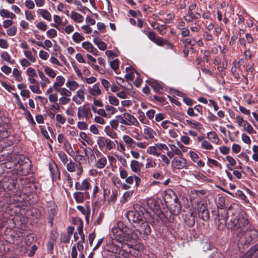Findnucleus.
<instances>
[{"mask_svg":"<svg viewBox=\"0 0 258 258\" xmlns=\"http://www.w3.org/2000/svg\"><path fill=\"white\" fill-rule=\"evenodd\" d=\"M146 209L138 204L134 205L133 210L128 211L125 216L132 225L136 229L144 239L151 233V229L147 222Z\"/></svg>","mask_w":258,"mask_h":258,"instance_id":"1","label":"nucleus"},{"mask_svg":"<svg viewBox=\"0 0 258 258\" xmlns=\"http://www.w3.org/2000/svg\"><path fill=\"white\" fill-rule=\"evenodd\" d=\"M228 226L232 230L237 231L240 233L242 231H245L249 228L247 219L242 215H238L232 218Z\"/></svg>","mask_w":258,"mask_h":258,"instance_id":"2","label":"nucleus"},{"mask_svg":"<svg viewBox=\"0 0 258 258\" xmlns=\"http://www.w3.org/2000/svg\"><path fill=\"white\" fill-rule=\"evenodd\" d=\"M171 167L178 170L187 169L188 167L187 161L182 157H174L171 161Z\"/></svg>","mask_w":258,"mask_h":258,"instance_id":"3","label":"nucleus"},{"mask_svg":"<svg viewBox=\"0 0 258 258\" xmlns=\"http://www.w3.org/2000/svg\"><path fill=\"white\" fill-rule=\"evenodd\" d=\"M244 233V238L245 239V243L250 244L252 241L254 240L258 235V232L254 229L248 230H246L245 231H242Z\"/></svg>","mask_w":258,"mask_h":258,"instance_id":"4","label":"nucleus"},{"mask_svg":"<svg viewBox=\"0 0 258 258\" xmlns=\"http://www.w3.org/2000/svg\"><path fill=\"white\" fill-rule=\"evenodd\" d=\"M90 180L89 179H85L81 183L76 182L75 183V188L77 190H81L87 191L88 189H91V186L90 183Z\"/></svg>","mask_w":258,"mask_h":258,"instance_id":"5","label":"nucleus"},{"mask_svg":"<svg viewBox=\"0 0 258 258\" xmlns=\"http://www.w3.org/2000/svg\"><path fill=\"white\" fill-rule=\"evenodd\" d=\"M123 115L126 121V125H135L136 126H139V122L134 115L127 112H124Z\"/></svg>","mask_w":258,"mask_h":258,"instance_id":"6","label":"nucleus"},{"mask_svg":"<svg viewBox=\"0 0 258 258\" xmlns=\"http://www.w3.org/2000/svg\"><path fill=\"white\" fill-rule=\"evenodd\" d=\"M198 216L200 218L204 221H207L209 219V212L204 204H203L202 207L198 209Z\"/></svg>","mask_w":258,"mask_h":258,"instance_id":"7","label":"nucleus"},{"mask_svg":"<svg viewBox=\"0 0 258 258\" xmlns=\"http://www.w3.org/2000/svg\"><path fill=\"white\" fill-rule=\"evenodd\" d=\"M147 83L150 85L155 92H160L161 90L163 89V84L161 82L154 79H150L147 81Z\"/></svg>","mask_w":258,"mask_h":258,"instance_id":"8","label":"nucleus"},{"mask_svg":"<svg viewBox=\"0 0 258 258\" xmlns=\"http://www.w3.org/2000/svg\"><path fill=\"white\" fill-rule=\"evenodd\" d=\"M84 196L87 198L89 197L88 192L85 191L84 192L81 191H76L73 194V197L77 203H82L84 201Z\"/></svg>","mask_w":258,"mask_h":258,"instance_id":"9","label":"nucleus"},{"mask_svg":"<svg viewBox=\"0 0 258 258\" xmlns=\"http://www.w3.org/2000/svg\"><path fill=\"white\" fill-rule=\"evenodd\" d=\"M87 104H85L83 106H80L78 108L77 115L79 119H81L82 118L85 117L86 119H87V114L90 108L89 107H87Z\"/></svg>","mask_w":258,"mask_h":258,"instance_id":"10","label":"nucleus"},{"mask_svg":"<svg viewBox=\"0 0 258 258\" xmlns=\"http://www.w3.org/2000/svg\"><path fill=\"white\" fill-rule=\"evenodd\" d=\"M85 99L84 91L83 89H80L76 92V95L73 98V100L77 104H80L84 102Z\"/></svg>","mask_w":258,"mask_h":258,"instance_id":"11","label":"nucleus"},{"mask_svg":"<svg viewBox=\"0 0 258 258\" xmlns=\"http://www.w3.org/2000/svg\"><path fill=\"white\" fill-rule=\"evenodd\" d=\"M89 93L93 96H97L101 94V90L99 85L95 84L92 87H89Z\"/></svg>","mask_w":258,"mask_h":258,"instance_id":"12","label":"nucleus"},{"mask_svg":"<svg viewBox=\"0 0 258 258\" xmlns=\"http://www.w3.org/2000/svg\"><path fill=\"white\" fill-rule=\"evenodd\" d=\"M145 138L147 140L152 139L154 138V135L156 134L155 132L151 127L146 126L144 130Z\"/></svg>","mask_w":258,"mask_h":258,"instance_id":"13","label":"nucleus"},{"mask_svg":"<svg viewBox=\"0 0 258 258\" xmlns=\"http://www.w3.org/2000/svg\"><path fill=\"white\" fill-rule=\"evenodd\" d=\"M107 159L105 157H102L96 160L94 167L98 169H103L107 164Z\"/></svg>","mask_w":258,"mask_h":258,"instance_id":"14","label":"nucleus"},{"mask_svg":"<svg viewBox=\"0 0 258 258\" xmlns=\"http://www.w3.org/2000/svg\"><path fill=\"white\" fill-rule=\"evenodd\" d=\"M143 166V164L137 160H132L131 163V168L134 172H139Z\"/></svg>","mask_w":258,"mask_h":258,"instance_id":"15","label":"nucleus"},{"mask_svg":"<svg viewBox=\"0 0 258 258\" xmlns=\"http://www.w3.org/2000/svg\"><path fill=\"white\" fill-rule=\"evenodd\" d=\"M70 17L76 23H80L84 20L83 16L75 11L71 12Z\"/></svg>","mask_w":258,"mask_h":258,"instance_id":"16","label":"nucleus"},{"mask_svg":"<svg viewBox=\"0 0 258 258\" xmlns=\"http://www.w3.org/2000/svg\"><path fill=\"white\" fill-rule=\"evenodd\" d=\"M258 251V245H255L248 250L242 258H251Z\"/></svg>","mask_w":258,"mask_h":258,"instance_id":"17","label":"nucleus"},{"mask_svg":"<svg viewBox=\"0 0 258 258\" xmlns=\"http://www.w3.org/2000/svg\"><path fill=\"white\" fill-rule=\"evenodd\" d=\"M77 208L79 211L81 212L83 215H85L86 220L88 223L90 213V207H87L86 208H85L82 206H78Z\"/></svg>","mask_w":258,"mask_h":258,"instance_id":"18","label":"nucleus"},{"mask_svg":"<svg viewBox=\"0 0 258 258\" xmlns=\"http://www.w3.org/2000/svg\"><path fill=\"white\" fill-rule=\"evenodd\" d=\"M207 138L212 142L218 145L219 139L217 134L214 132H210L207 133Z\"/></svg>","mask_w":258,"mask_h":258,"instance_id":"19","label":"nucleus"},{"mask_svg":"<svg viewBox=\"0 0 258 258\" xmlns=\"http://www.w3.org/2000/svg\"><path fill=\"white\" fill-rule=\"evenodd\" d=\"M93 42L101 50H105L107 48L105 43L102 41L98 37H95Z\"/></svg>","mask_w":258,"mask_h":258,"instance_id":"20","label":"nucleus"},{"mask_svg":"<svg viewBox=\"0 0 258 258\" xmlns=\"http://www.w3.org/2000/svg\"><path fill=\"white\" fill-rule=\"evenodd\" d=\"M84 152L85 155L87 157L89 160L93 161L96 159V157L94 154V151L90 148H87L84 149Z\"/></svg>","mask_w":258,"mask_h":258,"instance_id":"21","label":"nucleus"},{"mask_svg":"<svg viewBox=\"0 0 258 258\" xmlns=\"http://www.w3.org/2000/svg\"><path fill=\"white\" fill-rule=\"evenodd\" d=\"M154 42L159 46L167 44L170 48L172 49L173 48V46L170 43H169L166 40L163 39L161 37L156 38Z\"/></svg>","mask_w":258,"mask_h":258,"instance_id":"22","label":"nucleus"},{"mask_svg":"<svg viewBox=\"0 0 258 258\" xmlns=\"http://www.w3.org/2000/svg\"><path fill=\"white\" fill-rule=\"evenodd\" d=\"M185 221L189 227H192L195 225V217L192 212H189V215H188V218L187 220L185 219Z\"/></svg>","mask_w":258,"mask_h":258,"instance_id":"23","label":"nucleus"},{"mask_svg":"<svg viewBox=\"0 0 258 258\" xmlns=\"http://www.w3.org/2000/svg\"><path fill=\"white\" fill-rule=\"evenodd\" d=\"M157 166L156 160L152 158H148L146 159L145 167L147 169L155 168Z\"/></svg>","mask_w":258,"mask_h":258,"instance_id":"24","label":"nucleus"},{"mask_svg":"<svg viewBox=\"0 0 258 258\" xmlns=\"http://www.w3.org/2000/svg\"><path fill=\"white\" fill-rule=\"evenodd\" d=\"M40 15L45 20L51 21V15L50 13L46 9H41L40 12Z\"/></svg>","mask_w":258,"mask_h":258,"instance_id":"25","label":"nucleus"},{"mask_svg":"<svg viewBox=\"0 0 258 258\" xmlns=\"http://www.w3.org/2000/svg\"><path fill=\"white\" fill-rule=\"evenodd\" d=\"M118 191L116 189L112 190L111 195L109 197L108 200V202L109 203H115L117 197Z\"/></svg>","mask_w":258,"mask_h":258,"instance_id":"26","label":"nucleus"},{"mask_svg":"<svg viewBox=\"0 0 258 258\" xmlns=\"http://www.w3.org/2000/svg\"><path fill=\"white\" fill-rule=\"evenodd\" d=\"M242 127L243 130L247 132L248 134H250L255 133V132H254V130L252 126L247 121H245L244 124H243Z\"/></svg>","mask_w":258,"mask_h":258,"instance_id":"27","label":"nucleus"},{"mask_svg":"<svg viewBox=\"0 0 258 258\" xmlns=\"http://www.w3.org/2000/svg\"><path fill=\"white\" fill-rule=\"evenodd\" d=\"M1 57L3 60L11 64H13L14 63V60L11 59V56L7 51L3 52L1 54Z\"/></svg>","mask_w":258,"mask_h":258,"instance_id":"28","label":"nucleus"},{"mask_svg":"<svg viewBox=\"0 0 258 258\" xmlns=\"http://www.w3.org/2000/svg\"><path fill=\"white\" fill-rule=\"evenodd\" d=\"M147 152L151 155H155L159 157L161 155L160 153L157 152V148L155 146H150L148 148Z\"/></svg>","mask_w":258,"mask_h":258,"instance_id":"29","label":"nucleus"},{"mask_svg":"<svg viewBox=\"0 0 258 258\" xmlns=\"http://www.w3.org/2000/svg\"><path fill=\"white\" fill-rule=\"evenodd\" d=\"M106 138L103 137L98 138L97 143L100 149H103L106 145Z\"/></svg>","mask_w":258,"mask_h":258,"instance_id":"30","label":"nucleus"},{"mask_svg":"<svg viewBox=\"0 0 258 258\" xmlns=\"http://www.w3.org/2000/svg\"><path fill=\"white\" fill-rule=\"evenodd\" d=\"M181 41L185 47H186L189 45L194 46L195 44L196 41L194 38H187L183 39Z\"/></svg>","mask_w":258,"mask_h":258,"instance_id":"31","label":"nucleus"},{"mask_svg":"<svg viewBox=\"0 0 258 258\" xmlns=\"http://www.w3.org/2000/svg\"><path fill=\"white\" fill-rule=\"evenodd\" d=\"M66 85L72 91L75 90L79 87V84L74 81H68L66 83Z\"/></svg>","mask_w":258,"mask_h":258,"instance_id":"32","label":"nucleus"},{"mask_svg":"<svg viewBox=\"0 0 258 258\" xmlns=\"http://www.w3.org/2000/svg\"><path fill=\"white\" fill-rule=\"evenodd\" d=\"M63 148L69 154L71 155L74 153V151L72 146L68 140L64 142L63 144Z\"/></svg>","mask_w":258,"mask_h":258,"instance_id":"33","label":"nucleus"},{"mask_svg":"<svg viewBox=\"0 0 258 258\" xmlns=\"http://www.w3.org/2000/svg\"><path fill=\"white\" fill-rule=\"evenodd\" d=\"M25 56L31 62H35L36 61V58L33 55L32 53L29 50L24 51Z\"/></svg>","mask_w":258,"mask_h":258,"instance_id":"34","label":"nucleus"},{"mask_svg":"<svg viewBox=\"0 0 258 258\" xmlns=\"http://www.w3.org/2000/svg\"><path fill=\"white\" fill-rule=\"evenodd\" d=\"M58 156L63 164H66L68 162L67 155L62 151H60L58 153Z\"/></svg>","mask_w":258,"mask_h":258,"instance_id":"35","label":"nucleus"},{"mask_svg":"<svg viewBox=\"0 0 258 258\" xmlns=\"http://www.w3.org/2000/svg\"><path fill=\"white\" fill-rule=\"evenodd\" d=\"M78 164L75 163L72 160L67 165V169L69 172H74L76 170Z\"/></svg>","mask_w":258,"mask_h":258,"instance_id":"36","label":"nucleus"},{"mask_svg":"<svg viewBox=\"0 0 258 258\" xmlns=\"http://www.w3.org/2000/svg\"><path fill=\"white\" fill-rule=\"evenodd\" d=\"M143 33H144L147 37L149 38L150 40L154 42V40L156 38V33L154 31H148L145 30L143 31Z\"/></svg>","mask_w":258,"mask_h":258,"instance_id":"37","label":"nucleus"},{"mask_svg":"<svg viewBox=\"0 0 258 258\" xmlns=\"http://www.w3.org/2000/svg\"><path fill=\"white\" fill-rule=\"evenodd\" d=\"M21 74V72L16 68L14 69L13 71V75L17 81L20 82L23 80Z\"/></svg>","mask_w":258,"mask_h":258,"instance_id":"38","label":"nucleus"},{"mask_svg":"<svg viewBox=\"0 0 258 258\" xmlns=\"http://www.w3.org/2000/svg\"><path fill=\"white\" fill-rule=\"evenodd\" d=\"M106 134L112 139H116L117 138V134L112 130H110L109 126H107L105 128Z\"/></svg>","mask_w":258,"mask_h":258,"instance_id":"39","label":"nucleus"},{"mask_svg":"<svg viewBox=\"0 0 258 258\" xmlns=\"http://www.w3.org/2000/svg\"><path fill=\"white\" fill-rule=\"evenodd\" d=\"M73 39L76 43H79L84 39L83 36L78 32H75L73 35Z\"/></svg>","mask_w":258,"mask_h":258,"instance_id":"40","label":"nucleus"},{"mask_svg":"<svg viewBox=\"0 0 258 258\" xmlns=\"http://www.w3.org/2000/svg\"><path fill=\"white\" fill-rule=\"evenodd\" d=\"M138 113L139 114V118L140 121L144 124H148L149 120L146 118L144 113L142 111L138 110Z\"/></svg>","mask_w":258,"mask_h":258,"instance_id":"41","label":"nucleus"},{"mask_svg":"<svg viewBox=\"0 0 258 258\" xmlns=\"http://www.w3.org/2000/svg\"><path fill=\"white\" fill-rule=\"evenodd\" d=\"M45 73L51 78H54L56 76V73L53 69L48 67H45L44 69Z\"/></svg>","mask_w":258,"mask_h":258,"instance_id":"42","label":"nucleus"},{"mask_svg":"<svg viewBox=\"0 0 258 258\" xmlns=\"http://www.w3.org/2000/svg\"><path fill=\"white\" fill-rule=\"evenodd\" d=\"M201 147L203 149L210 150L213 149V146L207 141L204 140L201 143Z\"/></svg>","mask_w":258,"mask_h":258,"instance_id":"43","label":"nucleus"},{"mask_svg":"<svg viewBox=\"0 0 258 258\" xmlns=\"http://www.w3.org/2000/svg\"><path fill=\"white\" fill-rule=\"evenodd\" d=\"M56 121L61 124H63L66 121V118L60 114H57L55 117Z\"/></svg>","mask_w":258,"mask_h":258,"instance_id":"44","label":"nucleus"},{"mask_svg":"<svg viewBox=\"0 0 258 258\" xmlns=\"http://www.w3.org/2000/svg\"><path fill=\"white\" fill-rule=\"evenodd\" d=\"M106 149L111 150L115 147L114 143L108 139H106Z\"/></svg>","mask_w":258,"mask_h":258,"instance_id":"45","label":"nucleus"},{"mask_svg":"<svg viewBox=\"0 0 258 258\" xmlns=\"http://www.w3.org/2000/svg\"><path fill=\"white\" fill-rule=\"evenodd\" d=\"M124 142L128 145L131 146L132 144L135 143L134 140L127 135H125L123 137Z\"/></svg>","mask_w":258,"mask_h":258,"instance_id":"46","label":"nucleus"},{"mask_svg":"<svg viewBox=\"0 0 258 258\" xmlns=\"http://www.w3.org/2000/svg\"><path fill=\"white\" fill-rule=\"evenodd\" d=\"M108 99L110 103L113 105L117 106L119 104V100L114 96H109Z\"/></svg>","mask_w":258,"mask_h":258,"instance_id":"47","label":"nucleus"},{"mask_svg":"<svg viewBox=\"0 0 258 258\" xmlns=\"http://www.w3.org/2000/svg\"><path fill=\"white\" fill-rule=\"evenodd\" d=\"M184 20L187 22H190L194 19V13L187 12V14L183 17Z\"/></svg>","mask_w":258,"mask_h":258,"instance_id":"48","label":"nucleus"},{"mask_svg":"<svg viewBox=\"0 0 258 258\" xmlns=\"http://www.w3.org/2000/svg\"><path fill=\"white\" fill-rule=\"evenodd\" d=\"M82 46L84 49H85L89 52H90V50L92 49V47H93L92 44L88 41H85L83 42L82 44Z\"/></svg>","mask_w":258,"mask_h":258,"instance_id":"49","label":"nucleus"},{"mask_svg":"<svg viewBox=\"0 0 258 258\" xmlns=\"http://www.w3.org/2000/svg\"><path fill=\"white\" fill-rule=\"evenodd\" d=\"M17 31V28L15 26H12L7 30V33L9 36H13L16 34Z\"/></svg>","mask_w":258,"mask_h":258,"instance_id":"50","label":"nucleus"},{"mask_svg":"<svg viewBox=\"0 0 258 258\" xmlns=\"http://www.w3.org/2000/svg\"><path fill=\"white\" fill-rule=\"evenodd\" d=\"M110 66L114 71H116L119 67L118 60L116 59L111 61L110 62Z\"/></svg>","mask_w":258,"mask_h":258,"instance_id":"51","label":"nucleus"},{"mask_svg":"<svg viewBox=\"0 0 258 258\" xmlns=\"http://www.w3.org/2000/svg\"><path fill=\"white\" fill-rule=\"evenodd\" d=\"M65 82V79L61 76H58L56 78L55 84L58 85V86H62Z\"/></svg>","mask_w":258,"mask_h":258,"instance_id":"52","label":"nucleus"},{"mask_svg":"<svg viewBox=\"0 0 258 258\" xmlns=\"http://www.w3.org/2000/svg\"><path fill=\"white\" fill-rule=\"evenodd\" d=\"M29 88L33 93L37 94L41 93V91L40 90L38 84L30 85Z\"/></svg>","mask_w":258,"mask_h":258,"instance_id":"53","label":"nucleus"},{"mask_svg":"<svg viewBox=\"0 0 258 258\" xmlns=\"http://www.w3.org/2000/svg\"><path fill=\"white\" fill-rule=\"evenodd\" d=\"M36 27L38 29L43 31H45L47 28V25L42 21L38 22L36 25Z\"/></svg>","mask_w":258,"mask_h":258,"instance_id":"54","label":"nucleus"},{"mask_svg":"<svg viewBox=\"0 0 258 258\" xmlns=\"http://www.w3.org/2000/svg\"><path fill=\"white\" fill-rule=\"evenodd\" d=\"M25 17L29 21H32L34 20V16L33 15L32 12L29 11H25Z\"/></svg>","mask_w":258,"mask_h":258,"instance_id":"55","label":"nucleus"},{"mask_svg":"<svg viewBox=\"0 0 258 258\" xmlns=\"http://www.w3.org/2000/svg\"><path fill=\"white\" fill-rule=\"evenodd\" d=\"M27 74L29 77H34L37 76L35 69L32 68L27 69Z\"/></svg>","mask_w":258,"mask_h":258,"instance_id":"56","label":"nucleus"},{"mask_svg":"<svg viewBox=\"0 0 258 258\" xmlns=\"http://www.w3.org/2000/svg\"><path fill=\"white\" fill-rule=\"evenodd\" d=\"M60 94L65 97H70L72 95V93L70 91L68 90L65 88H62V90Z\"/></svg>","mask_w":258,"mask_h":258,"instance_id":"57","label":"nucleus"},{"mask_svg":"<svg viewBox=\"0 0 258 258\" xmlns=\"http://www.w3.org/2000/svg\"><path fill=\"white\" fill-rule=\"evenodd\" d=\"M47 34L49 38H54L56 36L57 32L55 29H50L47 31Z\"/></svg>","mask_w":258,"mask_h":258,"instance_id":"58","label":"nucleus"},{"mask_svg":"<svg viewBox=\"0 0 258 258\" xmlns=\"http://www.w3.org/2000/svg\"><path fill=\"white\" fill-rule=\"evenodd\" d=\"M236 122L240 126H242L243 124H244V122L245 120H243V118L242 116L239 115H237L235 118Z\"/></svg>","mask_w":258,"mask_h":258,"instance_id":"59","label":"nucleus"},{"mask_svg":"<svg viewBox=\"0 0 258 258\" xmlns=\"http://www.w3.org/2000/svg\"><path fill=\"white\" fill-rule=\"evenodd\" d=\"M189 155L192 161L195 162H196L199 158L198 155L192 151H189Z\"/></svg>","mask_w":258,"mask_h":258,"instance_id":"60","label":"nucleus"},{"mask_svg":"<svg viewBox=\"0 0 258 258\" xmlns=\"http://www.w3.org/2000/svg\"><path fill=\"white\" fill-rule=\"evenodd\" d=\"M39 57L43 60H46L49 57V54L43 50H40L39 53Z\"/></svg>","mask_w":258,"mask_h":258,"instance_id":"61","label":"nucleus"},{"mask_svg":"<svg viewBox=\"0 0 258 258\" xmlns=\"http://www.w3.org/2000/svg\"><path fill=\"white\" fill-rule=\"evenodd\" d=\"M78 127L81 130H86L88 128V124L84 121H79L78 123Z\"/></svg>","mask_w":258,"mask_h":258,"instance_id":"62","label":"nucleus"},{"mask_svg":"<svg viewBox=\"0 0 258 258\" xmlns=\"http://www.w3.org/2000/svg\"><path fill=\"white\" fill-rule=\"evenodd\" d=\"M180 30H181V35L182 37H187V36H189L190 31L187 28H180Z\"/></svg>","mask_w":258,"mask_h":258,"instance_id":"63","label":"nucleus"},{"mask_svg":"<svg viewBox=\"0 0 258 258\" xmlns=\"http://www.w3.org/2000/svg\"><path fill=\"white\" fill-rule=\"evenodd\" d=\"M2 71L6 74V75H9L11 73L12 69L10 67L7 66H3L1 67Z\"/></svg>","mask_w":258,"mask_h":258,"instance_id":"64","label":"nucleus"}]
</instances>
